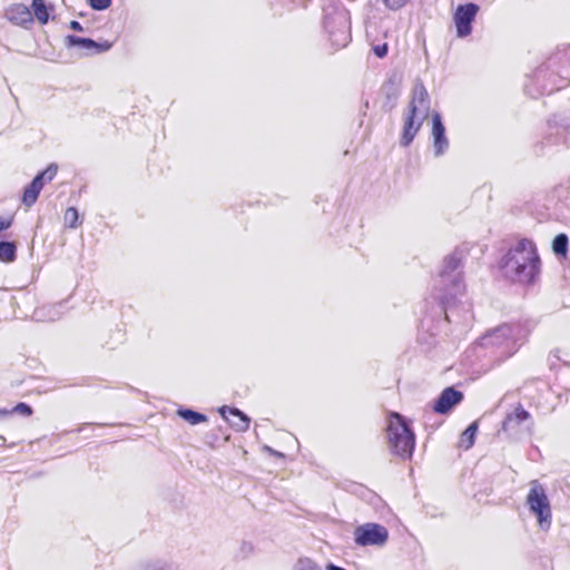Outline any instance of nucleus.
I'll return each instance as SVG.
<instances>
[{
    "instance_id": "nucleus-37",
    "label": "nucleus",
    "mask_w": 570,
    "mask_h": 570,
    "mask_svg": "<svg viewBox=\"0 0 570 570\" xmlns=\"http://www.w3.org/2000/svg\"><path fill=\"white\" fill-rule=\"evenodd\" d=\"M1 442H6L4 436H0Z\"/></svg>"
},
{
    "instance_id": "nucleus-12",
    "label": "nucleus",
    "mask_w": 570,
    "mask_h": 570,
    "mask_svg": "<svg viewBox=\"0 0 570 570\" xmlns=\"http://www.w3.org/2000/svg\"><path fill=\"white\" fill-rule=\"evenodd\" d=\"M67 48H77L83 51L86 55L90 53H104L110 50L112 43L108 40L96 41L92 38L79 37L76 35H68L65 38Z\"/></svg>"
},
{
    "instance_id": "nucleus-1",
    "label": "nucleus",
    "mask_w": 570,
    "mask_h": 570,
    "mask_svg": "<svg viewBox=\"0 0 570 570\" xmlns=\"http://www.w3.org/2000/svg\"><path fill=\"white\" fill-rule=\"evenodd\" d=\"M461 264L462 252L455 249L444 257L441 269L434 281V297L439 302L444 320L449 323L459 322V320H453L454 316L460 318L458 312L461 304L460 297L465 291V284L460 269Z\"/></svg>"
},
{
    "instance_id": "nucleus-32",
    "label": "nucleus",
    "mask_w": 570,
    "mask_h": 570,
    "mask_svg": "<svg viewBox=\"0 0 570 570\" xmlns=\"http://www.w3.org/2000/svg\"><path fill=\"white\" fill-rule=\"evenodd\" d=\"M372 50L377 58H380V59L385 58L389 53V43L383 42V43L373 46Z\"/></svg>"
},
{
    "instance_id": "nucleus-21",
    "label": "nucleus",
    "mask_w": 570,
    "mask_h": 570,
    "mask_svg": "<svg viewBox=\"0 0 570 570\" xmlns=\"http://www.w3.org/2000/svg\"><path fill=\"white\" fill-rule=\"evenodd\" d=\"M409 106H414L416 114L419 108H423L425 110L430 109V97L423 82L420 81L415 83L413 89V97Z\"/></svg>"
},
{
    "instance_id": "nucleus-20",
    "label": "nucleus",
    "mask_w": 570,
    "mask_h": 570,
    "mask_svg": "<svg viewBox=\"0 0 570 570\" xmlns=\"http://www.w3.org/2000/svg\"><path fill=\"white\" fill-rule=\"evenodd\" d=\"M62 304L43 305L33 311L32 318L37 322H53L60 318Z\"/></svg>"
},
{
    "instance_id": "nucleus-15",
    "label": "nucleus",
    "mask_w": 570,
    "mask_h": 570,
    "mask_svg": "<svg viewBox=\"0 0 570 570\" xmlns=\"http://www.w3.org/2000/svg\"><path fill=\"white\" fill-rule=\"evenodd\" d=\"M402 77L397 72H392L381 87V92L385 98L383 109L391 111L397 102L401 95Z\"/></svg>"
},
{
    "instance_id": "nucleus-30",
    "label": "nucleus",
    "mask_w": 570,
    "mask_h": 570,
    "mask_svg": "<svg viewBox=\"0 0 570 570\" xmlns=\"http://www.w3.org/2000/svg\"><path fill=\"white\" fill-rule=\"evenodd\" d=\"M112 3V0H88V4L92 10L104 11L108 9Z\"/></svg>"
},
{
    "instance_id": "nucleus-26",
    "label": "nucleus",
    "mask_w": 570,
    "mask_h": 570,
    "mask_svg": "<svg viewBox=\"0 0 570 570\" xmlns=\"http://www.w3.org/2000/svg\"><path fill=\"white\" fill-rule=\"evenodd\" d=\"M552 252L557 257H566L569 250V237L564 233H560L552 239Z\"/></svg>"
},
{
    "instance_id": "nucleus-10",
    "label": "nucleus",
    "mask_w": 570,
    "mask_h": 570,
    "mask_svg": "<svg viewBox=\"0 0 570 570\" xmlns=\"http://www.w3.org/2000/svg\"><path fill=\"white\" fill-rule=\"evenodd\" d=\"M389 540V530L375 522H367L357 525L354 530V542L358 547L376 546L382 547Z\"/></svg>"
},
{
    "instance_id": "nucleus-18",
    "label": "nucleus",
    "mask_w": 570,
    "mask_h": 570,
    "mask_svg": "<svg viewBox=\"0 0 570 570\" xmlns=\"http://www.w3.org/2000/svg\"><path fill=\"white\" fill-rule=\"evenodd\" d=\"M6 17L17 26H26L33 20L31 10L22 3L12 4L6 11Z\"/></svg>"
},
{
    "instance_id": "nucleus-33",
    "label": "nucleus",
    "mask_w": 570,
    "mask_h": 570,
    "mask_svg": "<svg viewBox=\"0 0 570 570\" xmlns=\"http://www.w3.org/2000/svg\"><path fill=\"white\" fill-rule=\"evenodd\" d=\"M390 10H399L403 8L409 0H382Z\"/></svg>"
},
{
    "instance_id": "nucleus-23",
    "label": "nucleus",
    "mask_w": 570,
    "mask_h": 570,
    "mask_svg": "<svg viewBox=\"0 0 570 570\" xmlns=\"http://www.w3.org/2000/svg\"><path fill=\"white\" fill-rule=\"evenodd\" d=\"M478 430H479L478 421H473L472 423H470L468 425V428L460 435L459 446L464 450L471 449L475 443Z\"/></svg>"
},
{
    "instance_id": "nucleus-29",
    "label": "nucleus",
    "mask_w": 570,
    "mask_h": 570,
    "mask_svg": "<svg viewBox=\"0 0 570 570\" xmlns=\"http://www.w3.org/2000/svg\"><path fill=\"white\" fill-rule=\"evenodd\" d=\"M295 570H322L321 567L309 558H299Z\"/></svg>"
},
{
    "instance_id": "nucleus-19",
    "label": "nucleus",
    "mask_w": 570,
    "mask_h": 570,
    "mask_svg": "<svg viewBox=\"0 0 570 570\" xmlns=\"http://www.w3.org/2000/svg\"><path fill=\"white\" fill-rule=\"evenodd\" d=\"M530 416L531 415H530L529 411H527L522 406V404L519 403L512 412H510L505 415V417L501 424V430L504 432H508V431L517 428L521 423L525 422L527 420H529Z\"/></svg>"
},
{
    "instance_id": "nucleus-34",
    "label": "nucleus",
    "mask_w": 570,
    "mask_h": 570,
    "mask_svg": "<svg viewBox=\"0 0 570 570\" xmlns=\"http://www.w3.org/2000/svg\"><path fill=\"white\" fill-rule=\"evenodd\" d=\"M262 450L266 453H268L269 455H273L275 458H278V459H285V454L283 452H279L277 450H274L272 446L269 445H263Z\"/></svg>"
},
{
    "instance_id": "nucleus-4",
    "label": "nucleus",
    "mask_w": 570,
    "mask_h": 570,
    "mask_svg": "<svg viewBox=\"0 0 570 570\" xmlns=\"http://www.w3.org/2000/svg\"><path fill=\"white\" fill-rule=\"evenodd\" d=\"M386 435L390 451L402 460H410L415 450V433L412 422L399 412H391Z\"/></svg>"
},
{
    "instance_id": "nucleus-14",
    "label": "nucleus",
    "mask_w": 570,
    "mask_h": 570,
    "mask_svg": "<svg viewBox=\"0 0 570 570\" xmlns=\"http://www.w3.org/2000/svg\"><path fill=\"white\" fill-rule=\"evenodd\" d=\"M431 136H432V146L435 157L443 156L450 146L449 139L446 137V129L443 124V119L440 112L434 111L431 116Z\"/></svg>"
},
{
    "instance_id": "nucleus-35",
    "label": "nucleus",
    "mask_w": 570,
    "mask_h": 570,
    "mask_svg": "<svg viewBox=\"0 0 570 570\" xmlns=\"http://www.w3.org/2000/svg\"><path fill=\"white\" fill-rule=\"evenodd\" d=\"M69 28L71 30H73V31H77V32H83L85 31L82 24L79 21H77V20H71L69 22Z\"/></svg>"
},
{
    "instance_id": "nucleus-31",
    "label": "nucleus",
    "mask_w": 570,
    "mask_h": 570,
    "mask_svg": "<svg viewBox=\"0 0 570 570\" xmlns=\"http://www.w3.org/2000/svg\"><path fill=\"white\" fill-rule=\"evenodd\" d=\"M141 566L144 570H174L171 566L161 561L149 562Z\"/></svg>"
},
{
    "instance_id": "nucleus-28",
    "label": "nucleus",
    "mask_w": 570,
    "mask_h": 570,
    "mask_svg": "<svg viewBox=\"0 0 570 570\" xmlns=\"http://www.w3.org/2000/svg\"><path fill=\"white\" fill-rule=\"evenodd\" d=\"M63 219H65L66 227L72 228V229L77 228L82 223L80 220L79 212L76 207H68L65 213Z\"/></svg>"
},
{
    "instance_id": "nucleus-24",
    "label": "nucleus",
    "mask_w": 570,
    "mask_h": 570,
    "mask_svg": "<svg viewBox=\"0 0 570 570\" xmlns=\"http://www.w3.org/2000/svg\"><path fill=\"white\" fill-rule=\"evenodd\" d=\"M177 415L191 425H197L208 421L207 415L190 407H179L177 410Z\"/></svg>"
},
{
    "instance_id": "nucleus-17",
    "label": "nucleus",
    "mask_w": 570,
    "mask_h": 570,
    "mask_svg": "<svg viewBox=\"0 0 570 570\" xmlns=\"http://www.w3.org/2000/svg\"><path fill=\"white\" fill-rule=\"evenodd\" d=\"M218 412L224 419L228 420L234 430L244 432L249 428L250 417L242 410L235 406L223 405L218 409Z\"/></svg>"
},
{
    "instance_id": "nucleus-16",
    "label": "nucleus",
    "mask_w": 570,
    "mask_h": 570,
    "mask_svg": "<svg viewBox=\"0 0 570 570\" xmlns=\"http://www.w3.org/2000/svg\"><path fill=\"white\" fill-rule=\"evenodd\" d=\"M422 119H417L415 107L409 106V111L404 117V125L400 138V145L402 147H409L413 142L422 126Z\"/></svg>"
},
{
    "instance_id": "nucleus-3",
    "label": "nucleus",
    "mask_w": 570,
    "mask_h": 570,
    "mask_svg": "<svg viewBox=\"0 0 570 570\" xmlns=\"http://www.w3.org/2000/svg\"><path fill=\"white\" fill-rule=\"evenodd\" d=\"M499 268L511 282L532 285L537 282L541 269V259L535 244L521 238L502 256Z\"/></svg>"
},
{
    "instance_id": "nucleus-7",
    "label": "nucleus",
    "mask_w": 570,
    "mask_h": 570,
    "mask_svg": "<svg viewBox=\"0 0 570 570\" xmlns=\"http://www.w3.org/2000/svg\"><path fill=\"white\" fill-rule=\"evenodd\" d=\"M570 137V118L553 115L547 122V131L538 145L539 151L546 155L553 147L566 146Z\"/></svg>"
},
{
    "instance_id": "nucleus-22",
    "label": "nucleus",
    "mask_w": 570,
    "mask_h": 570,
    "mask_svg": "<svg viewBox=\"0 0 570 570\" xmlns=\"http://www.w3.org/2000/svg\"><path fill=\"white\" fill-rule=\"evenodd\" d=\"M31 10L41 24H46L50 19L53 7L48 4L46 0H32Z\"/></svg>"
},
{
    "instance_id": "nucleus-6",
    "label": "nucleus",
    "mask_w": 570,
    "mask_h": 570,
    "mask_svg": "<svg viewBox=\"0 0 570 570\" xmlns=\"http://www.w3.org/2000/svg\"><path fill=\"white\" fill-rule=\"evenodd\" d=\"M323 27L335 46L345 47L350 42V14L346 9L337 6L324 8Z\"/></svg>"
},
{
    "instance_id": "nucleus-9",
    "label": "nucleus",
    "mask_w": 570,
    "mask_h": 570,
    "mask_svg": "<svg viewBox=\"0 0 570 570\" xmlns=\"http://www.w3.org/2000/svg\"><path fill=\"white\" fill-rule=\"evenodd\" d=\"M58 173V165L55 163L49 164L43 170L37 173L32 180L23 188L21 203L26 207H31L36 204L39 195L45 186V183H50Z\"/></svg>"
},
{
    "instance_id": "nucleus-2",
    "label": "nucleus",
    "mask_w": 570,
    "mask_h": 570,
    "mask_svg": "<svg viewBox=\"0 0 570 570\" xmlns=\"http://www.w3.org/2000/svg\"><path fill=\"white\" fill-rule=\"evenodd\" d=\"M570 83V46L557 49L524 83L531 98L550 95Z\"/></svg>"
},
{
    "instance_id": "nucleus-25",
    "label": "nucleus",
    "mask_w": 570,
    "mask_h": 570,
    "mask_svg": "<svg viewBox=\"0 0 570 570\" xmlns=\"http://www.w3.org/2000/svg\"><path fill=\"white\" fill-rule=\"evenodd\" d=\"M17 258V244L13 240H0V262L12 263Z\"/></svg>"
},
{
    "instance_id": "nucleus-27",
    "label": "nucleus",
    "mask_w": 570,
    "mask_h": 570,
    "mask_svg": "<svg viewBox=\"0 0 570 570\" xmlns=\"http://www.w3.org/2000/svg\"><path fill=\"white\" fill-rule=\"evenodd\" d=\"M12 413H17L23 416H30L33 413V410L28 403L24 402H19L11 410L0 409V417H4Z\"/></svg>"
},
{
    "instance_id": "nucleus-11",
    "label": "nucleus",
    "mask_w": 570,
    "mask_h": 570,
    "mask_svg": "<svg viewBox=\"0 0 570 570\" xmlns=\"http://www.w3.org/2000/svg\"><path fill=\"white\" fill-rule=\"evenodd\" d=\"M480 10V6L474 2L459 4L453 13V22L458 38H466L472 33L473 22Z\"/></svg>"
},
{
    "instance_id": "nucleus-36",
    "label": "nucleus",
    "mask_w": 570,
    "mask_h": 570,
    "mask_svg": "<svg viewBox=\"0 0 570 570\" xmlns=\"http://www.w3.org/2000/svg\"><path fill=\"white\" fill-rule=\"evenodd\" d=\"M326 570H346V569L343 568V567L336 566V564H334L332 562H328L326 564Z\"/></svg>"
},
{
    "instance_id": "nucleus-13",
    "label": "nucleus",
    "mask_w": 570,
    "mask_h": 570,
    "mask_svg": "<svg viewBox=\"0 0 570 570\" xmlns=\"http://www.w3.org/2000/svg\"><path fill=\"white\" fill-rule=\"evenodd\" d=\"M464 399L463 392L454 386H448L439 394L432 404V410L436 414H450Z\"/></svg>"
},
{
    "instance_id": "nucleus-8",
    "label": "nucleus",
    "mask_w": 570,
    "mask_h": 570,
    "mask_svg": "<svg viewBox=\"0 0 570 570\" xmlns=\"http://www.w3.org/2000/svg\"><path fill=\"white\" fill-rule=\"evenodd\" d=\"M530 485L527 505L529 511L535 515L539 527L542 530H548L552 520L550 501L544 488L538 480H533Z\"/></svg>"
},
{
    "instance_id": "nucleus-5",
    "label": "nucleus",
    "mask_w": 570,
    "mask_h": 570,
    "mask_svg": "<svg viewBox=\"0 0 570 570\" xmlns=\"http://www.w3.org/2000/svg\"><path fill=\"white\" fill-rule=\"evenodd\" d=\"M525 337V331L520 324L504 323L489 331L480 338L483 347H501L508 355H513Z\"/></svg>"
}]
</instances>
